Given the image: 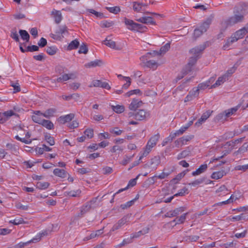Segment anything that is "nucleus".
Segmentation results:
<instances>
[{
	"label": "nucleus",
	"instance_id": "f704fd0d",
	"mask_svg": "<svg viewBox=\"0 0 248 248\" xmlns=\"http://www.w3.org/2000/svg\"><path fill=\"white\" fill-rule=\"evenodd\" d=\"M229 117L226 115V111L225 110L223 112L218 114L216 117V120L218 121L223 122Z\"/></svg>",
	"mask_w": 248,
	"mask_h": 248
},
{
	"label": "nucleus",
	"instance_id": "79ce46f5",
	"mask_svg": "<svg viewBox=\"0 0 248 248\" xmlns=\"http://www.w3.org/2000/svg\"><path fill=\"white\" fill-rule=\"evenodd\" d=\"M88 52V47L85 43H82L79 47L78 52L80 54H87Z\"/></svg>",
	"mask_w": 248,
	"mask_h": 248
},
{
	"label": "nucleus",
	"instance_id": "423d86ee",
	"mask_svg": "<svg viewBox=\"0 0 248 248\" xmlns=\"http://www.w3.org/2000/svg\"><path fill=\"white\" fill-rule=\"evenodd\" d=\"M248 32V24L245 27L236 31L232 35L236 37L237 41L238 39L242 38Z\"/></svg>",
	"mask_w": 248,
	"mask_h": 248
},
{
	"label": "nucleus",
	"instance_id": "72a5a7b5",
	"mask_svg": "<svg viewBox=\"0 0 248 248\" xmlns=\"http://www.w3.org/2000/svg\"><path fill=\"white\" fill-rule=\"evenodd\" d=\"M49 186V183L47 182H38L36 184V187L40 189H45Z\"/></svg>",
	"mask_w": 248,
	"mask_h": 248
},
{
	"label": "nucleus",
	"instance_id": "69168bd1",
	"mask_svg": "<svg viewBox=\"0 0 248 248\" xmlns=\"http://www.w3.org/2000/svg\"><path fill=\"white\" fill-rule=\"evenodd\" d=\"M189 93L191 94V96L193 98L197 97L199 94V89L194 88L192 91L189 92Z\"/></svg>",
	"mask_w": 248,
	"mask_h": 248
},
{
	"label": "nucleus",
	"instance_id": "b1692460",
	"mask_svg": "<svg viewBox=\"0 0 248 248\" xmlns=\"http://www.w3.org/2000/svg\"><path fill=\"white\" fill-rule=\"evenodd\" d=\"M56 111L57 110L55 108H48L43 113V116L46 118H50L54 116V114L56 112Z\"/></svg>",
	"mask_w": 248,
	"mask_h": 248
},
{
	"label": "nucleus",
	"instance_id": "37998d69",
	"mask_svg": "<svg viewBox=\"0 0 248 248\" xmlns=\"http://www.w3.org/2000/svg\"><path fill=\"white\" fill-rule=\"evenodd\" d=\"M106 9L111 13H113L114 14H117L121 11V9L119 6H115V7H107Z\"/></svg>",
	"mask_w": 248,
	"mask_h": 248
},
{
	"label": "nucleus",
	"instance_id": "f257e3e1",
	"mask_svg": "<svg viewBox=\"0 0 248 248\" xmlns=\"http://www.w3.org/2000/svg\"><path fill=\"white\" fill-rule=\"evenodd\" d=\"M248 11V4L245 2L240 3L234 12V15L225 21L227 26H232L242 22L244 19V15Z\"/></svg>",
	"mask_w": 248,
	"mask_h": 248
},
{
	"label": "nucleus",
	"instance_id": "de8ad7c7",
	"mask_svg": "<svg viewBox=\"0 0 248 248\" xmlns=\"http://www.w3.org/2000/svg\"><path fill=\"white\" fill-rule=\"evenodd\" d=\"M40 238V237H39L38 238V239H39ZM35 240H38V239L33 238V239H32L29 241H28L27 242H25V243L20 242L16 246V248H24V247L25 246H27V245H28L29 244H30L31 242H34V241Z\"/></svg>",
	"mask_w": 248,
	"mask_h": 248
},
{
	"label": "nucleus",
	"instance_id": "338daca9",
	"mask_svg": "<svg viewBox=\"0 0 248 248\" xmlns=\"http://www.w3.org/2000/svg\"><path fill=\"white\" fill-rule=\"evenodd\" d=\"M138 26H136L135 31L142 32L145 31V30L147 29L146 26H143L141 24L138 23Z\"/></svg>",
	"mask_w": 248,
	"mask_h": 248
},
{
	"label": "nucleus",
	"instance_id": "9d476101",
	"mask_svg": "<svg viewBox=\"0 0 248 248\" xmlns=\"http://www.w3.org/2000/svg\"><path fill=\"white\" fill-rule=\"evenodd\" d=\"M206 46V44H203L202 45H200L197 46L192 49L190 50L191 53L193 54L194 56H196L199 58H200V55L201 53L205 49Z\"/></svg>",
	"mask_w": 248,
	"mask_h": 248
},
{
	"label": "nucleus",
	"instance_id": "7ed1b4c3",
	"mask_svg": "<svg viewBox=\"0 0 248 248\" xmlns=\"http://www.w3.org/2000/svg\"><path fill=\"white\" fill-rule=\"evenodd\" d=\"M161 162L160 157L159 155L152 158L149 162L144 165V168H150L153 170H155Z\"/></svg>",
	"mask_w": 248,
	"mask_h": 248
},
{
	"label": "nucleus",
	"instance_id": "680f3d73",
	"mask_svg": "<svg viewBox=\"0 0 248 248\" xmlns=\"http://www.w3.org/2000/svg\"><path fill=\"white\" fill-rule=\"evenodd\" d=\"M9 223H13L14 225H18L22 223H24V220L22 218L20 217L19 218H16L13 220H10Z\"/></svg>",
	"mask_w": 248,
	"mask_h": 248
},
{
	"label": "nucleus",
	"instance_id": "39448f33",
	"mask_svg": "<svg viewBox=\"0 0 248 248\" xmlns=\"http://www.w3.org/2000/svg\"><path fill=\"white\" fill-rule=\"evenodd\" d=\"M185 208L184 207H180L179 208H177L173 210L170 211L167 213H166L164 216L166 217H176L177 215H179L183 211L185 210Z\"/></svg>",
	"mask_w": 248,
	"mask_h": 248
},
{
	"label": "nucleus",
	"instance_id": "13d9d810",
	"mask_svg": "<svg viewBox=\"0 0 248 248\" xmlns=\"http://www.w3.org/2000/svg\"><path fill=\"white\" fill-rule=\"evenodd\" d=\"M133 94H139L140 95H141L142 93L140 90L135 89V90H131L130 91H129L128 92H127V93H125V95L126 97H129Z\"/></svg>",
	"mask_w": 248,
	"mask_h": 248
},
{
	"label": "nucleus",
	"instance_id": "6e6552de",
	"mask_svg": "<svg viewBox=\"0 0 248 248\" xmlns=\"http://www.w3.org/2000/svg\"><path fill=\"white\" fill-rule=\"evenodd\" d=\"M51 15L54 18L55 22L57 24H59L62 19V14L60 11L54 9L51 11Z\"/></svg>",
	"mask_w": 248,
	"mask_h": 248
},
{
	"label": "nucleus",
	"instance_id": "e433bc0d",
	"mask_svg": "<svg viewBox=\"0 0 248 248\" xmlns=\"http://www.w3.org/2000/svg\"><path fill=\"white\" fill-rule=\"evenodd\" d=\"M142 5H143V3L136 1L133 2V10L138 12H140L142 10Z\"/></svg>",
	"mask_w": 248,
	"mask_h": 248
},
{
	"label": "nucleus",
	"instance_id": "393cba45",
	"mask_svg": "<svg viewBox=\"0 0 248 248\" xmlns=\"http://www.w3.org/2000/svg\"><path fill=\"white\" fill-rule=\"evenodd\" d=\"M237 41V39L235 37H234L232 35L231 36L230 38H229L226 41L225 44L223 46V48L224 50L227 49L231 44Z\"/></svg>",
	"mask_w": 248,
	"mask_h": 248
},
{
	"label": "nucleus",
	"instance_id": "ea45409f",
	"mask_svg": "<svg viewBox=\"0 0 248 248\" xmlns=\"http://www.w3.org/2000/svg\"><path fill=\"white\" fill-rule=\"evenodd\" d=\"M67 195L69 196L76 197L78 196L81 193V191L79 189L77 190H71L69 191L65 192Z\"/></svg>",
	"mask_w": 248,
	"mask_h": 248
},
{
	"label": "nucleus",
	"instance_id": "a211bd4d",
	"mask_svg": "<svg viewBox=\"0 0 248 248\" xmlns=\"http://www.w3.org/2000/svg\"><path fill=\"white\" fill-rule=\"evenodd\" d=\"M142 104V102L141 101L133 99L131 104L129 105V108L130 110H135L136 109L139 108Z\"/></svg>",
	"mask_w": 248,
	"mask_h": 248
},
{
	"label": "nucleus",
	"instance_id": "6e6d98bb",
	"mask_svg": "<svg viewBox=\"0 0 248 248\" xmlns=\"http://www.w3.org/2000/svg\"><path fill=\"white\" fill-rule=\"evenodd\" d=\"M132 242H133V239L131 236L129 238L124 239L123 240V242L121 243H120L119 245V247H122L124 246L127 244L131 243Z\"/></svg>",
	"mask_w": 248,
	"mask_h": 248
},
{
	"label": "nucleus",
	"instance_id": "aec40b11",
	"mask_svg": "<svg viewBox=\"0 0 248 248\" xmlns=\"http://www.w3.org/2000/svg\"><path fill=\"white\" fill-rule=\"evenodd\" d=\"M53 173L57 176L64 178L66 177L67 172L63 169L56 168L54 170Z\"/></svg>",
	"mask_w": 248,
	"mask_h": 248
},
{
	"label": "nucleus",
	"instance_id": "5701e85b",
	"mask_svg": "<svg viewBox=\"0 0 248 248\" xmlns=\"http://www.w3.org/2000/svg\"><path fill=\"white\" fill-rule=\"evenodd\" d=\"M103 64L102 61L100 60H96L94 61H92L85 65V66L87 68L92 67L99 66Z\"/></svg>",
	"mask_w": 248,
	"mask_h": 248
},
{
	"label": "nucleus",
	"instance_id": "bb28decb",
	"mask_svg": "<svg viewBox=\"0 0 248 248\" xmlns=\"http://www.w3.org/2000/svg\"><path fill=\"white\" fill-rule=\"evenodd\" d=\"M41 124L49 130H51L54 128L53 124L49 120L43 119Z\"/></svg>",
	"mask_w": 248,
	"mask_h": 248
},
{
	"label": "nucleus",
	"instance_id": "473e14b6",
	"mask_svg": "<svg viewBox=\"0 0 248 248\" xmlns=\"http://www.w3.org/2000/svg\"><path fill=\"white\" fill-rule=\"evenodd\" d=\"M112 110L117 113H121L124 111V107L122 105L111 106Z\"/></svg>",
	"mask_w": 248,
	"mask_h": 248
},
{
	"label": "nucleus",
	"instance_id": "09e8293b",
	"mask_svg": "<svg viewBox=\"0 0 248 248\" xmlns=\"http://www.w3.org/2000/svg\"><path fill=\"white\" fill-rule=\"evenodd\" d=\"M91 208V206H90V203H85L82 205L80 208L81 212L86 214L90 211Z\"/></svg>",
	"mask_w": 248,
	"mask_h": 248
},
{
	"label": "nucleus",
	"instance_id": "7c9ffc66",
	"mask_svg": "<svg viewBox=\"0 0 248 248\" xmlns=\"http://www.w3.org/2000/svg\"><path fill=\"white\" fill-rule=\"evenodd\" d=\"M136 200H137V198H135L134 199H133L131 201L127 202H126L124 204H122L120 205L121 208H122L123 210H124V209H127V208L130 207L131 206H132L134 204Z\"/></svg>",
	"mask_w": 248,
	"mask_h": 248
},
{
	"label": "nucleus",
	"instance_id": "774afa93",
	"mask_svg": "<svg viewBox=\"0 0 248 248\" xmlns=\"http://www.w3.org/2000/svg\"><path fill=\"white\" fill-rule=\"evenodd\" d=\"M198 59H199V58L197 57L196 56H193L189 58L188 64H189L192 66H193L196 63V62H197V60Z\"/></svg>",
	"mask_w": 248,
	"mask_h": 248
},
{
	"label": "nucleus",
	"instance_id": "a878e982",
	"mask_svg": "<svg viewBox=\"0 0 248 248\" xmlns=\"http://www.w3.org/2000/svg\"><path fill=\"white\" fill-rule=\"evenodd\" d=\"M19 33L20 34L22 39L25 40L26 42H28L29 41L30 35L26 30H20L19 31Z\"/></svg>",
	"mask_w": 248,
	"mask_h": 248
},
{
	"label": "nucleus",
	"instance_id": "c9c22d12",
	"mask_svg": "<svg viewBox=\"0 0 248 248\" xmlns=\"http://www.w3.org/2000/svg\"><path fill=\"white\" fill-rule=\"evenodd\" d=\"M57 51L58 48L55 46H48L46 49V52L50 55H55Z\"/></svg>",
	"mask_w": 248,
	"mask_h": 248
},
{
	"label": "nucleus",
	"instance_id": "052dcab7",
	"mask_svg": "<svg viewBox=\"0 0 248 248\" xmlns=\"http://www.w3.org/2000/svg\"><path fill=\"white\" fill-rule=\"evenodd\" d=\"M133 156H134V155H132L130 156L125 155L124 159L122 160V161L121 162V164H122L123 165H124V166L126 165L127 163H128L131 161V160L132 159Z\"/></svg>",
	"mask_w": 248,
	"mask_h": 248
},
{
	"label": "nucleus",
	"instance_id": "4d7b16f0",
	"mask_svg": "<svg viewBox=\"0 0 248 248\" xmlns=\"http://www.w3.org/2000/svg\"><path fill=\"white\" fill-rule=\"evenodd\" d=\"M87 11L91 14L94 15L96 17L103 18L104 16H103V14L102 13L98 12L92 9H89Z\"/></svg>",
	"mask_w": 248,
	"mask_h": 248
},
{
	"label": "nucleus",
	"instance_id": "ddd939ff",
	"mask_svg": "<svg viewBox=\"0 0 248 248\" xmlns=\"http://www.w3.org/2000/svg\"><path fill=\"white\" fill-rule=\"evenodd\" d=\"M103 43L106 45L107 46H108L109 47L114 49L116 50H121L122 49V47H121L120 46L116 45V44L115 42L109 39L108 40L107 38H106L104 41Z\"/></svg>",
	"mask_w": 248,
	"mask_h": 248
},
{
	"label": "nucleus",
	"instance_id": "20e7f679",
	"mask_svg": "<svg viewBox=\"0 0 248 248\" xmlns=\"http://www.w3.org/2000/svg\"><path fill=\"white\" fill-rule=\"evenodd\" d=\"M214 16L213 15H211L199 27V28L202 31L204 32H206L207 29L209 28L211 24Z\"/></svg>",
	"mask_w": 248,
	"mask_h": 248
},
{
	"label": "nucleus",
	"instance_id": "a19ab883",
	"mask_svg": "<svg viewBox=\"0 0 248 248\" xmlns=\"http://www.w3.org/2000/svg\"><path fill=\"white\" fill-rule=\"evenodd\" d=\"M240 105H239L236 106L235 107L226 110V115L230 117V116L234 114L238 109Z\"/></svg>",
	"mask_w": 248,
	"mask_h": 248
},
{
	"label": "nucleus",
	"instance_id": "49530a36",
	"mask_svg": "<svg viewBox=\"0 0 248 248\" xmlns=\"http://www.w3.org/2000/svg\"><path fill=\"white\" fill-rule=\"evenodd\" d=\"M204 33L202 30H201L199 28H196L194 30L193 33V37L195 39H196L197 38L199 37Z\"/></svg>",
	"mask_w": 248,
	"mask_h": 248
},
{
	"label": "nucleus",
	"instance_id": "c03bdc74",
	"mask_svg": "<svg viewBox=\"0 0 248 248\" xmlns=\"http://www.w3.org/2000/svg\"><path fill=\"white\" fill-rule=\"evenodd\" d=\"M5 116L8 120L12 116L17 115L13 110H9L2 113V116Z\"/></svg>",
	"mask_w": 248,
	"mask_h": 248
},
{
	"label": "nucleus",
	"instance_id": "5fc2aeb1",
	"mask_svg": "<svg viewBox=\"0 0 248 248\" xmlns=\"http://www.w3.org/2000/svg\"><path fill=\"white\" fill-rule=\"evenodd\" d=\"M187 214L188 213H185L181 215L179 217L177 218V220L175 225L183 223L186 220V216Z\"/></svg>",
	"mask_w": 248,
	"mask_h": 248
},
{
	"label": "nucleus",
	"instance_id": "9b49d317",
	"mask_svg": "<svg viewBox=\"0 0 248 248\" xmlns=\"http://www.w3.org/2000/svg\"><path fill=\"white\" fill-rule=\"evenodd\" d=\"M75 78V76L74 74H64L62 75V76L58 78L57 79H54L55 82H62L63 81H67L70 79H74Z\"/></svg>",
	"mask_w": 248,
	"mask_h": 248
},
{
	"label": "nucleus",
	"instance_id": "6ab92c4d",
	"mask_svg": "<svg viewBox=\"0 0 248 248\" xmlns=\"http://www.w3.org/2000/svg\"><path fill=\"white\" fill-rule=\"evenodd\" d=\"M208 166L206 164H202L200 166V167L196 170L193 171L192 174L193 176H196L200 175V174L204 172L207 169Z\"/></svg>",
	"mask_w": 248,
	"mask_h": 248
},
{
	"label": "nucleus",
	"instance_id": "4be33fe9",
	"mask_svg": "<svg viewBox=\"0 0 248 248\" xmlns=\"http://www.w3.org/2000/svg\"><path fill=\"white\" fill-rule=\"evenodd\" d=\"M79 46V42L78 40V39H75L72 41H71L68 46H67L66 50H71L73 49H77L78 46Z\"/></svg>",
	"mask_w": 248,
	"mask_h": 248
},
{
	"label": "nucleus",
	"instance_id": "2eb2a0df",
	"mask_svg": "<svg viewBox=\"0 0 248 248\" xmlns=\"http://www.w3.org/2000/svg\"><path fill=\"white\" fill-rule=\"evenodd\" d=\"M212 111L208 110L204 113L201 116V117L198 120V121L195 123V125L199 126L201 125L203 122L205 121L207 118L211 115Z\"/></svg>",
	"mask_w": 248,
	"mask_h": 248
},
{
	"label": "nucleus",
	"instance_id": "864d4df0",
	"mask_svg": "<svg viewBox=\"0 0 248 248\" xmlns=\"http://www.w3.org/2000/svg\"><path fill=\"white\" fill-rule=\"evenodd\" d=\"M150 152L151 150H150L149 147H145L143 152L140 153V155L139 158V160H141L143 157L146 156Z\"/></svg>",
	"mask_w": 248,
	"mask_h": 248
},
{
	"label": "nucleus",
	"instance_id": "c756f323",
	"mask_svg": "<svg viewBox=\"0 0 248 248\" xmlns=\"http://www.w3.org/2000/svg\"><path fill=\"white\" fill-rule=\"evenodd\" d=\"M248 219V214L247 213H242L240 215L232 217L233 221L246 220Z\"/></svg>",
	"mask_w": 248,
	"mask_h": 248
},
{
	"label": "nucleus",
	"instance_id": "dca6fc26",
	"mask_svg": "<svg viewBox=\"0 0 248 248\" xmlns=\"http://www.w3.org/2000/svg\"><path fill=\"white\" fill-rule=\"evenodd\" d=\"M136 20V21L143 24H150L151 25L155 24V22L153 20V18L150 16H143Z\"/></svg>",
	"mask_w": 248,
	"mask_h": 248
},
{
	"label": "nucleus",
	"instance_id": "e2e57ef3",
	"mask_svg": "<svg viewBox=\"0 0 248 248\" xmlns=\"http://www.w3.org/2000/svg\"><path fill=\"white\" fill-rule=\"evenodd\" d=\"M84 134L89 139H91L93 136V129H87L84 131Z\"/></svg>",
	"mask_w": 248,
	"mask_h": 248
},
{
	"label": "nucleus",
	"instance_id": "a18cd8bd",
	"mask_svg": "<svg viewBox=\"0 0 248 248\" xmlns=\"http://www.w3.org/2000/svg\"><path fill=\"white\" fill-rule=\"evenodd\" d=\"M114 24L113 21L104 20L101 22L100 26L102 28H109Z\"/></svg>",
	"mask_w": 248,
	"mask_h": 248
},
{
	"label": "nucleus",
	"instance_id": "412c9836",
	"mask_svg": "<svg viewBox=\"0 0 248 248\" xmlns=\"http://www.w3.org/2000/svg\"><path fill=\"white\" fill-rule=\"evenodd\" d=\"M226 173L224 170L220 171L214 172L211 175V178L213 179L217 180L221 178L223 176H225Z\"/></svg>",
	"mask_w": 248,
	"mask_h": 248
},
{
	"label": "nucleus",
	"instance_id": "3c124183",
	"mask_svg": "<svg viewBox=\"0 0 248 248\" xmlns=\"http://www.w3.org/2000/svg\"><path fill=\"white\" fill-rule=\"evenodd\" d=\"M205 180V178L204 177H202L198 179L195 180L194 181L189 183V185H191L193 186H195L201 184L203 183Z\"/></svg>",
	"mask_w": 248,
	"mask_h": 248
},
{
	"label": "nucleus",
	"instance_id": "cd10ccee",
	"mask_svg": "<svg viewBox=\"0 0 248 248\" xmlns=\"http://www.w3.org/2000/svg\"><path fill=\"white\" fill-rule=\"evenodd\" d=\"M160 52H158L157 51H153V52H148L146 53L145 55L141 56L140 58V60L142 62H144L145 60H147L148 59L150 58V55H160Z\"/></svg>",
	"mask_w": 248,
	"mask_h": 248
},
{
	"label": "nucleus",
	"instance_id": "4c0bfd02",
	"mask_svg": "<svg viewBox=\"0 0 248 248\" xmlns=\"http://www.w3.org/2000/svg\"><path fill=\"white\" fill-rule=\"evenodd\" d=\"M45 139L46 142L51 146L55 144V140L53 137L50 136L49 134H46L45 135Z\"/></svg>",
	"mask_w": 248,
	"mask_h": 248
},
{
	"label": "nucleus",
	"instance_id": "c85d7f7f",
	"mask_svg": "<svg viewBox=\"0 0 248 248\" xmlns=\"http://www.w3.org/2000/svg\"><path fill=\"white\" fill-rule=\"evenodd\" d=\"M146 61H147L145 62H144V61L143 62H144L145 66H146V67H147L148 68H152L153 69H156L157 68V63L155 61H154V60H149V61L146 60Z\"/></svg>",
	"mask_w": 248,
	"mask_h": 248
},
{
	"label": "nucleus",
	"instance_id": "8fccbe9b",
	"mask_svg": "<svg viewBox=\"0 0 248 248\" xmlns=\"http://www.w3.org/2000/svg\"><path fill=\"white\" fill-rule=\"evenodd\" d=\"M188 189L186 187H185L183 188L182 189H180L179 192L174 194V196H175V197L183 196L185 195V194H188Z\"/></svg>",
	"mask_w": 248,
	"mask_h": 248
},
{
	"label": "nucleus",
	"instance_id": "bf43d9fd",
	"mask_svg": "<svg viewBox=\"0 0 248 248\" xmlns=\"http://www.w3.org/2000/svg\"><path fill=\"white\" fill-rule=\"evenodd\" d=\"M170 48V43H167L164 46H162L160 49V54L162 53H165L167 51L169 50V49Z\"/></svg>",
	"mask_w": 248,
	"mask_h": 248
},
{
	"label": "nucleus",
	"instance_id": "4468645a",
	"mask_svg": "<svg viewBox=\"0 0 248 248\" xmlns=\"http://www.w3.org/2000/svg\"><path fill=\"white\" fill-rule=\"evenodd\" d=\"M124 22L127 26V28L131 31H135L136 26H138V23L134 22L133 20L124 17Z\"/></svg>",
	"mask_w": 248,
	"mask_h": 248
},
{
	"label": "nucleus",
	"instance_id": "f03ea898",
	"mask_svg": "<svg viewBox=\"0 0 248 248\" xmlns=\"http://www.w3.org/2000/svg\"><path fill=\"white\" fill-rule=\"evenodd\" d=\"M66 33L68 34L67 27L66 25L60 26L55 33H50V36L54 40L61 41L63 38V34Z\"/></svg>",
	"mask_w": 248,
	"mask_h": 248
},
{
	"label": "nucleus",
	"instance_id": "0eeeda50",
	"mask_svg": "<svg viewBox=\"0 0 248 248\" xmlns=\"http://www.w3.org/2000/svg\"><path fill=\"white\" fill-rule=\"evenodd\" d=\"M149 116V113L143 109H140L136 112L134 114V118L138 121L145 120Z\"/></svg>",
	"mask_w": 248,
	"mask_h": 248
},
{
	"label": "nucleus",
	"instance_id": "603ef678",
	"mask_svg": "<svg viewBox=\"0 0 248 248\" xmlns=\"http://www.w3.org/2000/svg\"><path fill=\"white\" fill-rule=\"evenodd\" d=\"M189 153L190 152L187 150L183 151L181 153L178 155L177 157V159L180 160L182 158H185L189 155Z\"/></svg>",
	"mask_w": 248,
	"mask_h": 248
},
{
	"label": "nucleus",
	"instance_id": "1a4fd4ad",
	"mask_svg": "<svg viewBox=\"0 0 248 248\" xmlns=\"http://www.w3.org/2000/svg\"><path fill=\"white\" fill-rule=\"evenodd\" d=\"M159 137L160 135L158 133L152 137L148 141L146 147H149L150 150H151L152 148L156 145Z\"/></svg>",
	"mask_w": 248,
	"mask_h": 248
},
{
	"label": "nucleus",
	"instance_id": "2f4dec72",
	"mask_svg": "<svg viewBox=\"0 0 248 248\" xmlns=\"http://www.w3.org/2000/svg\"><path fill=\"white\" fill-rule=\"evenodd\" d=\"M10 37L16 42H19V38L16 28H14L11 30Z\"/></svg>",
	"mask_w": 248,
	"mask_h": 248
},
{
	"label": "nucleus",
	"instance_id": "f8f14e48",
	"mask_svg": "<svg viewBox=\"0 0 248 248\" xmlns=\"http://www.w3.org/2000/svg\"><path fill=\"white\" fill-rule=\"evenodd\" d=\"M75 115L73 113H70L69 114L61 116L58 118V121L61 124H64L66 123L71 121L74 118Z\"/></svg>",
	"mask_w": 248,
	"mask_h": 248
},
{
	"label": "nucleus",
	"instance_id": "0e129e2a",
	"mask_svg": "<svg viewBox=\"0 0 248 248\" xmlns=\"http://www.w3.org/2000/svg\"><path fill=\"white\" fill-rule=\"evenodd\" d=\"M128 219L129 217L128 216H124L118 221V223L119 224V225L122 226L128 221Z\"/></svg>",
	"mask_w": 248,
	"mask_h": 248
},
{
	"label": "nucleus",
	"instance_id": "58836bf2",
	"mask_svg": "<svg viewBox=\"0 0 248 248\" xmlns=\"http://www.w3.org/2000/svg\"><path fill=\"white\" fill-rule=\"evenodd\" d=\"M248 150V145H247L246 143H244V144L239 148V149L235 152V154L237 155L239 153H244L246 152Z\"/></svg>",
	"mask_w": 248,
	"mask_h": 248
},
{
	"label": "nucleus",
	"instance_id": "f3484780",
	"mask_svg": "<svg viewBox=\"0 0 248 248\" xmlns=\"http://www.w3.org/2000/svg\"><path fill=\"white\" fill-rule=\"evenodd\" d=\"M227 79H228V75H224L218 78L216 83L211 86V88H215L222 83H223Z\"/></svg>",
	"mask_w": 248,
	"mask_h": 248
}]
</instances>
